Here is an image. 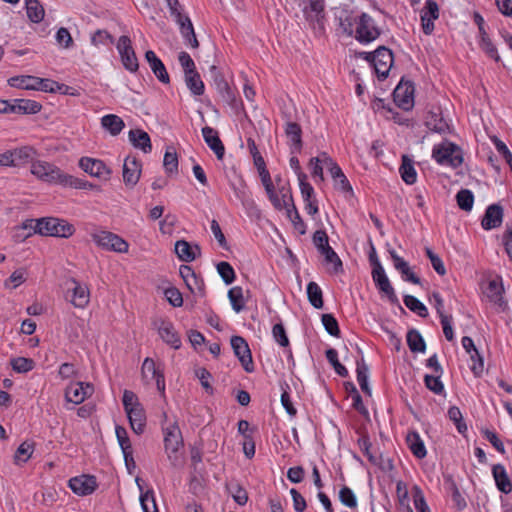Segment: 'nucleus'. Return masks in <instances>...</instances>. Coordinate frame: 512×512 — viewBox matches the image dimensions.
Listing matches in <instances>:
<instances>
[{"mask_svg":"<svg viewBox=\"0 0 512 512\" xmlns=\"http://www.w3.org/2000/svg\"><path fill=\"white\" fill-rule=\"evenodd\" d=\"M35 233L43 236L69 238L75 232L72 224L64 219L55 217H43L36 219Z\"/></svg>","mask_w":512,"mask_h":512,"instance_id":"obj_2","label":"nucleus"},{"mask_svg":"<svg viewBox=\"0 0 512 512\" xmlns=\"http://www.w3.org/2000/svg\"><path fill=\"white\" fill-rule=\"evenodd\" d=\"M492 474L496 482V486L501 492L508 494L512 491V482L503 465H494L492 468Z\"/></svg>","mask_w":512,"mask_h":512,"instance_id":"obj_25","label":"nucleus"},{"mask_svg":"<svg viewBox=\"0 0 512 512\" xmlns=\"http://www.w3.org/2000/svg\"><path fill=\"white\" fill-rule=\"evenodd\" d=\"M432 158L439 164L448 163V141L443 139L439 144L434 145Z\"/></svg>","mask_w":512,"mask_h":512,"instance_id":"obj_49","label":"nucleus"},{"mask_svg":"<svg viewBox=\"0 0 512 512\" xmlns=\"http://www.w3.org/2000/svg\"><path fill=\"white\" fill-rule=\"evenodd\" d=\"M117 50L120 54L121 61L125 69L130 72H136L139 68L138 59L135 51L131 45V40L128 36H121L117 43Z\"/></svg>","mask_w":512,"mask_h":512,"instance_id":"obj_7","label":"nucleus"},{"mask_svg":"<svg viewBox=\"0 0 512 512\" xmlns=\"http://www.w3.org/2000/svg\"><path fill=\"white\" fill-rule=\"evenodd\" d=\"M231 347L244 370L246 372H252L254 369L252 355L246 340L241 336H233L231 338Z\"/></svg>","mask_w":512,"mask_h":512,"instance_id":"obj_9","label":"nucleus"},{"mask_svg":"<svg viewBox=\"0 0 512 512\" xmlns=\"http://www.w3.org/2000/svg\"><path fill=\"white\" fill-rule=\"evenodd\" d=\"M450 420L453 421L457 431L466 437L468 430L467 424L463 419L462 413L457 407H450Z\"/></svg>","mask_w":512,"mask_h":512,"instance_id":"obj_54","label":"nucleus"},{"mask_svg":"<svg viewBox=\"0 0 512 512\" xmlns=\"http://www.w3.org/2000/svg\"><path fill=\"white\" fill-rule=\"evenodd\" d=\"M91 238L97 246L104 250L116 253L128 252L129 244L122 237L112 232L105 230L96 231L91 234Z\"/></svg>","mask_w":512,"mask_h":512,"instance_id":"obj_4","label":"nucleus"},{"mask_svg":"<svg viewBox=\"0 0 512 512\" xmlns=\"http://www.w3.org/2000/svg\"><path fill=\"white\" fill-rule=\"evenodd\" d=\"M163 166L167 173H176L178 170V157L173 147H168L164 159Z\"/></svg>","mask_w":512,"mask_h":512,"instance_id":"obj_47","label":"nucleus"},{"mask_svg":"<svg viewBox=\"0 0 512 512\" xmlns=\"http://www.w3.org/2000/svg\"><path fill=\"white\" fill-rule=\"evenodd\" d=\"M322 324L325 330L332 336H339L340 329L336 318L332 314L322 315Z\"/></svg>","mask_w":512,"mask_h":512,"instance_id":"obj_60","label":"nucleus"},{"mask_svg":"<svg viewBox=\"0 0 512 512\" xmlns=\"http://www.w3.org/2000/svg\"><path fill=\"white\" fill-rule=\"evenodd\" d=\"M217 271L225 284L229 285L235 280V272L228 262H220L217 264Z\"/></svg>","mask_w":512,"mask_h":512,"instance_id":"obj_56","label":"nucleus"},{"mask_svg":"<svg viewBox=\"0 0 512 512\" xmlns=\"http://www.w3.org/2000/svg\"><path fill=\"white\" fill-rule=\"evenodd\" d=\"M395 268L402 274L406 281L413 284H420V278L412 272L406 261H399Z\"/></svg>","mask_w":512,"mask_h":512,"instance_id":"obj_62","label":"nucleus"},{"mask_svg":"<svg viewBox=\"0 0 512 512\" xmlns=\"http://www.w3.org/2000/svg\"><path fill=\"white\" fill-rule=\"evenodd\" d=\"M395 104L403 110H410L414 104V86L409 81H401L393 92Z\"/></svg>","mask_w":512,"mask_h":512,"instance_id":"obj_8","label":"nucleus"},{"mask_svg":"<svg viewBox=\"0 0 512 512\" xmlns=\"http://www.w3.org/2000/svg\"><path fill=\"white\" fill-rule=\"evenodd\" d=\"M464 162V152L462 148L450 142V167L457 168Z\"/></svg>","mask_w":512,"mask_h":512,"instance_id":"obj_57","label":"nucleus"},{"mask_svg":"<svg viewBox=\"0 0 512 512\" xmlns=\"http://www.w3.org/2000/svg\"><path fill=\"white\" fill-rule=\"evenodd\" d=\"M196 251L200 254V247L198 245L193 247L185 240H178L175 243V253L183 262L194 261L196 258Z\"/></svg>","mask_w":512,"mask_h":512,"instance_id":"obj_24","label":"nucleus"},{"mask_svg":"<svg viewBox=\"0 0 512 512\" xmlns=\"http://www.w3.org/2000/svg\"><path fill=\"white\" fill-rule=\"evenodd\" d=\"M228 298L230 300L232 309L239 313L245 308V300L243 295V290L239 286L232 287L228 291Z\"/></svg>","mask_w":512,"mask_h":512,"instance_id":"obj_41","label":"nucleus"},{"mask_svg":"<svg viewBox=\"0 0 512 512\" xmlns=\"http://www.w3.org/2000/svg\"><path fill=\"white\" fill-rule=\"evenodd\" d=\"M326 358L333 366L335 372L341 377L348 376V370L339 362L338 353L335 349L330 348L326 351Z\"/></svg>","mask_w":512,"mask_h":512,"instance_id":"obj_53","label":"nucleus"},{"mask_svg":"<svg viewBox=\"0 0 512 512\" xmlns=\"http://www.w3.org/2000/svg\"><path fill=\"white\" fill-rule=\"evenodd\" d=\"M455 198L457 205L461 210L465 212H470L472 210L474 204V195L470 190L461 189L456 194Z\"/></svg>","mask_w":512,"mask_h":512,"instance_id":"obj_43","label":"nucleus"},{"mask_svg":"<svg viewBox=\"0 0 512 512\" xmlns=\"http://www.w3.org/2000/svg\"><path fill=\"white\" fill-rule=\"evenodd\" d=\"M203 138L209 148L215 153L217 159L222 160L225 154V147L219 138L218 132L209 126L202 128Z\"/></svg>","mask_w":512,"mask_h":512,"instance_id":"obj_17","label":"nucleus"},{"mask_svg":"<svg viewBox=\"0 0 512 512\" xmlns=\"http://www.w3.org/2000/svg\"><path fill=\"white\" fill-rule=\"evenodd\" d=\"M185 82L189 90L197 96H200L204 93V83L200 78V75L197 71H193L185 74Z\"/></svg>","mask_w":512,"mask_h":512,"instance_id":"obj_40","label":"nucleus"},{"mask_svg":"<svg viewBox=\"0 0 512 512\" xmlns=\"http://www.w3.org/2000/svg\"><path fill=\"white\" fill-rule=\"evenodd\" d=\"M403 301L408 309L415 312L420 317H426L428 315L427 308L416 297L411 295H405Z\"/></svg>","mask_w":512,"mask_h":512,"instance_id":"obj_46","label":"nucleus"},{"mask_svg":"<svg viewBox=\"0 0 512 512\" xmlns=\"http://www.w3.org/2000/svg\"><path fill=\"white\" fill-rule=\"evenodd\" d=\"M14 104L15 114H36L42 108L39 102L30 99H14Z\"/></svg>","mask_w":512,"mask_h":512,"instance_id":"obj_33","label":"nucleus"},{"mask_svg":"<svg viewBox=\"0 0 512 512\" xmlns=\"http://www.w3.org/2000/svg\"><path fill=\"white\" fill-rule=\"evenodd\" d=\"M285 134L292 142V153L299 152L302 147V129L300 125L296 122H287L285 126Z\"/></svg>","mask_w":512,"mask_h":512,"instance_id":"obj_29","label":"nucleus"},{"mask_svg":"<svg viewBox=\"0 0 512 512\" xmlns=\"http://www.w3.org/2000/svg\"><path fill=\"white\" fill-rule=\"evenodd\" d=\"M428 129L437 133H444L448 129V123L443 117H438L436 113H431L426 120Z\"/></svg>","mask_w":512,"mask_h":512,"instance_id":"obj_48","label":"nucleus"},{"mask_svg":"<svg viewBox=\"0 0 512 512\" xmlns=\"http://www.w3.org/2000/svg\"><path fill=\"white\" fill-rule=\"evenodd\" d=\"M401 177L406 184L412 185L417 180V173L413 161L406 155L402 156V164L399 168Z\"/></svg>","mask_w":512,"mask_h":512,"instance_id":"obj_31","label":"nucleus"},{"mask_svg":"<svg viewBox=\"0 0 512 512\" xmlns=\"http://www.w3.org/2000/svg\"><path fill=\"white\" fill-rule=\"evenodd\" d=\"M503 208L499 204H492L487 207L481 225L483 229L490 230L502 224Z\"/></svg>","mask_w":512,"mask_h":512,"instance_id":"obj_19","label":"nucleus"},{"mask_svg":"<svg viewBox=\"0 0 512 512\" xmlns=\"http://www.w3.org/2000/svg\"><path fill=\"white\" fill-rule=\"evenodd\" d=\"M27 279V271L25 268L15 270L10 277L4 281L5 288H17Z\"/></svg>","mask_w":512,"mask_h":512,"instance_id":"obj_52","label":"nucleus"},{"mask_svg":"<svg viewBox=\"0 0 512 512\" xmlns=\"http://www.w3.org/2000/svg\"><path fill=\"white\" fill-rule=\"evenodd\" d=\"M406 339L407 345L412 352H425V341L417 330H409Z\"/></svg>","mask_w":512,"mask_h":512,"instance_id":"obj_39","label":"nucleus"},{"mask_svg":"<svg viewBox=\"0 0 512 512\" xmlns=\"http://www.w3.org/2000/svg\"><path fill=\"white\" fill-rule=\"evenodd\" d=\"M228 490L235 502H237L239 505L246 504L248 500L247 492L241 486L233 483L228 486Z\"/></svg>","mask_w":512,"mask_h":512,"instance_id":"obj_64","label":"nucleus"},{"mask_svg":"<svg viewBox=\"0 0 512 512\" xmlns=\"http://www.w3.org/2000/svg\"><path fill=\"white\" fill-rule=\"evenodd\" d=\"M356 373L357 381L360 385L361 390L364 393L371 395V390L368 385V366L365 364L363 359L361 361H357Z\"/></svg>","mask_w":512,"mask_h":512,"instance_id":"obj_44","label":"nucleus"},{"mask_svg":"<svg viewBox=\"0 0 512 512\" xmlns=\"http://www.w3.org/2000/svg\"><path fill=\"white\" fill-rule=\"evenodd\" d=\"M25 4L28 18L34 23L41 22L45 15L41 3L38 0H25Z\"/></svg>","mask_w":512,"mask_h":512,"instance_id":"obj_36","label":"nucleus"},{"mask_svg":"<svg viewBox=\"0 0 512 512\" xmlns=\"http://www.w3.org/2000/svg\"><path fill=\"white\" fill-rule=\"evenodd\" d=\"M131 429L136 434H142L146 425V415L143 407H135L127 413Z\"/></svg>","mask_w":512,"mask_h":512,"instance_id":"obj_27","label":"nucleus"},{"mask_svg":"<svg viewBox=\"0 0 512 512\" xmlns=\"http://www.w3.org/2000/svg\"><path fill=\"white\" fill-rule=\"evenodd\" d=\"M35 90L37 91H43V92H49V93H55V92H62L64 94L67 93L68 86L64 84H59L58 82L50 79H44L37 77V83H36Z\"/></svg>","mask_w":512,"mask_h":512,"instance_id":"obj_35","label":"nucleus"},{"mask_svg":"<svg viewBox=\"0 0 512 512\" xmlns=\"http://www.w3.org/2000/svg\"><path fill=\"white\" fill-rule=\"evenodd\" d=\"M480 47L489 57H491L495 61L498 62L500 60V56L497 52V48L492 43V41L490 40L488 35L481 37Z\"/></svg>","mask_w":512,"mask_h":512,"instance_id":"obj_63","label":"nucleus"},{"mask_svg":"<svg viewBox=\"0 0 512 512\" xmlns=\"http://www.w3.org/2000/svg\"><path fill=\"white\" fill-rule=\"evenodd\" d=\"M380 30L375 26L374 20L367 13L358 17L355 38L361 43H369L377 39Z\"/></svg>","mask_w":512,"mask_h":512,"instance_id":"obj_5","label":"nucleus"},{"mask_svg":"<svg viewBox=\"0 0 512 512\" xmlns=\"http://www.w3.org/2000/svg\"><path fill=\"white\" fill-rule=\"evenodd\" d=\"M68 283L72 284V287L68 289V292H72V298L70 302L76 308H85L90 301V291L88 286L80 283L75 278H70Z\"/></svg>","mask_w":512,"mask_h":512,"instance_id":"obj_12","label":"nucleus"},{"mask_svg":"<svg viewBox=\"0 0 512 512\" xmlns=\"http://www.w3.org/2000/svg\"><path fill=\"white\" fill-rule=\"evenodd\" d=\"M406 442L411 452L419 459L426 456V448L417 432H410L407 434Z\"/></svg>","mask_w":512,"mask_h":512,"instance_id":"obj_34","label":"nucleus"},{"mask_svg":"<svg viewBox=\"0 0 512 512\" xmlns=\"http://www.w3.org/2000/svg\"><path fill=\"white\" fill-rule=\"evenodd\" d=\"M71 490L80 495L85 496L93 493L97 487L96 479L90 475H81L69 480Z\"/></svg>","mask_w":512,"mask_h":512,"instance_id":"obj_15","label":"nucleus"},{"mask_svg":"<svg viewBox=\"0 0 512 512\" xmlns=\"http://www.w3.org/2000/svg\"><path fill=\"white\" fill-rule=\"evenodd\" d=\"M164 445L172 466H181L183 464V459L179 455V450L183 446V440L181 431L176 424L170 425L165 429Z\"/></svg>","mask_w":512,"mask_h":512,"instance_id":"obj_3","label":"nucleus"},{"mask_svg":"<svg viewBox=\"0 0 512 512\" xmlns=\"http://www.w3.org/2000/svg\"><path fill=\"white\" fill-rule=\"evenodd\" d=\"M361 451L367 456L371 464L380 463L381 454H376L371 451L372 444L367 436H363L358 440Z\"/></svg>","mask_w":512,"mask_h":512,"instance_id":"obj_50","label":"nucleus"},{"mask_svg":"<svg viewBox=\"0 0 512 512\" xmlns=\"http://www.w3.org/2000/svg\"><path fill=\"white\" fill-rule=\"evenodd\" d=\"M30 172L39 180L50 184L76 185L75 181L70 178V175L63 173L50 162L34 160L31 162Z\"/></svg>","mask_w":512,"mask_h":512,"instance_id":"obj_1","label":"nucleus"},{"mask_svg":"<svg viewBox=\"0 0 512 512\" xmlns=\"http://www.w3.org/2000/svg\"><path fill=\"white\" fill-rule=\"evenodd\" d=\"M371 63L380 80L385 79L393 64V54L391 50L384 46H380L373 52Z\"/></svg>","mask_w":512,"mask_h":512,"instance_id":"obj_6","label":"nucleus"},{"mask_svg":"<svg viewBox=\"0 0 512 512\" xmlns=\"http://www.w3.org/2000/svg\"><path fill=\"white\" fill-rule=\"evenodd\" d=\"M15 166L28 161H34L33 156L36 155V150L31 146H23L14 150H10Z\"/></svg>","mask_w":512,"mask_h":512,"instance_id":"obj_38","label":"nucleus"},{"mask_svg":"<svg viewBox=\"0 0 512 512\" xmlns=\"http://www.w3.org/2000/svg\"><path fill=\"white\" fill-rule=\"evenodd\" d=\"M141 176V163L134 156H128L123 164V181L126 186L134 187Z\"/></svg>","mask_w":512,"mask_h":512,"instance_id":"obj_13","label":"nucleus"},{"mask_svg":"<svg viewBox=\"0 0 512 512\" xmlns=\"http://www.w3.org/2000/svg\"><path fill=\"white\" fill-rule=\"evenodd\" d=\"M129 140L135 148L141 149L144 153H149L152 149L150 136L141 129L130 130Z\"/></svg>","mask_w":512,"mask_h":512,"instance_id":"obj_26","label":"nucleus"},{"mask_svg":"<svg viewBox=\"0 0 512 512\" xmlns=\"http://www.w3.org/2000/svg\"><path fill=\"white\" fill-rule=\"evenodd\" d=\"M33 452V445L29 442H23L14 455V461L16 464L25 463Z\"/></svg>","mask_w":512,"mask_h":512,"instance_id":"obj_55","label":"nucleus"},{"mask_svg":"<svg viewBox=\"0 0 512 512\" xmlns=\"http://www.w3.org/2000/svg\"><path fill=\"white\" fill-rule=\"evenodd\" d=\"M372 278L378 289L383 292L392 303L398 302L395 291L382 266L377 265L376 270H372Z\"/></svg>","mask_w":512,"mask_h":512,"instance_id":"obj_16","label":"nucleus"},{"mask_svg":"<svg viewBox=\"0 0 512 512\" xmlns=\"http://www.w3.org/2000/svg\"><path fill=\"white\" fill-rule=\"evenodd\" d=\"M303 12L308 20L321 23V20L324 18L323 0H309L308 5L303 9Z\"/></svg>","mask_w":512,"mask_h":512,"instance_id":"obj_28","label":"nucleus"},{"mask_svg":"<svg viewBox=\"0 0 512 512\" xmlns=\"http://www.w3.org/2000/svg\"><path fill=\"white\" fill-rule=\"evenodd\" d=\"M439 16V8L435 1L427 0L425 7L421 11L422 29L425 34H430L434 29L433 20Z\"/></svg>","mask_w":512,"mask_h":512,"instance_id":"obj_18","label":"nucleus"},{"mask_svg":"<svg viewBox=\"0 0 512 512\" xmlns=\"http://www.w3.org/2000/svg\"><path fill=\"white\" fill-rule=\"evenodd\" d=\"M504 288L500 279H492L489 281L485 294L487 298L497 305L499 308L504 310L507 306L506 301L503 298Z\"/></svg>","mask_w":512,"mask_h":512,"instance_id":"obj_20","label":"nucleus"},{"mask_svg":"<svg viewBox=\"0 0 512 512\" xmlns=\"http://www.w3.org/2000/svg\"><path fill=\"white\" fill-rule=\"evenodd\" d=\"M307 296L310 304L316 309L323 307L322 290L315 282H309L307 285Z\"/></svg>","mask_w":512,"mask_h":512,"instance_id":"obj_42","label":"nucleus"},{"mask_svg":"<svg viewBox=\"0 0 512 512\" xmlns=\"http://www.w3.org/2000/svg\"><path fill=\"white\" fill-rule=\"evenodd\" d=\"M37 83V77L31 75H22L11 77L8 80V84L11 87L26 89V90H35Z\"/></svg>","mask_w":512,"mask_h":512,"instance_id":"obj_37","label":"nucleus"},{"mask_svg":"<svg viewBox=\"0 0 512 512\" xmlns=\"http://www.w3.org/2000/svg\"><path fill=\"white\" fill-rule=\"evenodd\" d=\"M211 72L214 76V85L220 94L222 100L227 103L231 108L237 110L239 108V102L236 99L234 92L231 87L224 79V77L217 71L216 66H211Z\"/></svg>","mask_w":512,"mask_h":512,"instance_id":"obj_10","label":"nucleus"},{"mask_svg":"<svg viewBox=\"0 0 512 512\" xmlns=\"http://www.w3.org/2000/svg\"><path fill=\"white\" fill-rule=\"evenodd\" d=\"M162 372L158 370L155 362L151 358H146L142 364V376L146 380H152V378L160 375Z\"/></svg>","mask_w":512,"mask_h":512,"instance_id":"obj_61","label":"nucleus"},{"mask_svg":"<svg viewBox=\"0 0 512 512\" xmlns=\"http://www.w3.org/2000/svg\"><path fill=\"white\" fill-rule=\"evenodd\" d=\"M101 125L108 130L111 135L116 136L123 130L124 121L117 115L108 114L101 118Z\"/></svg>","mask_w":512,"mask_h":512,"instance_id":"obj_30","label":"nucleus"},{"mask_svg":"<svg viewBox=\"0 0 512 512\" xmlns=\"http://www.w3.org/2000/svg\"><path fill=\"white\" fill-rule=\"evenodd\" d=\"M145 59L148 62L152 72L157 77V79L163 84H169L170 78L169 74L163 64V62L157 57V55L152 50H148L145 53Z\"/></svg>","mask_w":512,"mask_h":512,"instance_id":"obj_21","label":"nucleus"},{"mask_svg":"<svg viewBox=\"0 0 512 512\" xmlns=\"http://www.w3.org/2000/svg\"><path fill=\"white\" fill-rule=\"evenodd\" d=\"M11 366L18 373H27L35 367V362L31 358L17 357L11 360Z\"/></svg>","mask_w":512,"mask_h":512,"instance_id":"obj_51","label":"nucleus"},{"mask_svg":"<svg viewBox=\"0 0 512 512\" xmlns=\"http://www.w3.org/2000/svg\"><path fill=\"white\" fill-rule=\"evenodd\" d=\"M339 499L341 503L349 508L357 507V499L354 492L349 487H342L339 492Z\"/></svg>","mask_w":512,"mask_h":512,"instance_id":"obj_59","label":"nucleus"},{"mask_svg":"<svg viewBox=\"0 0 512 512\" xmlns=\"http://www.w3.org/2000/svg\"><path fill=\"white\" fill-rule=\"evenodd\" d=\"M267 194L273 206L277 210L286 209L287 212L293 204L292 195L289 189H286L285 187L280 188L277 192L272 189L270 192H267Z\"/></svg>","mask_w":512,"mask_h":512,"instance_id":"obj_22","label":"nucleus"},{"mask_svg":"<svg viewBox=\"0 0 512 512\" xmlns=\"http://www.w3.org/2000/svg\"><path fill=\"white\" fill-rule=\"evenodd\" d=\"M173 17L175 18L176 23L179 25L181 35L186 40V43L192 48H198L199 42L197 40L190 18L186 15H183L181 12H177Z\"/></svg>","mask_w":512,"mask_h":512,"instance_id":"obj_14","label":"nucleus"},{"mask_svg":"<svg viewBox=\"0 0 512 512\" xmlns=\"http://www.w3.org/2000/svg\"><path fill=\"white\" fill-rule=\"evenodd\" d=\"M158 333L162 340L174 349L181 347L180 337L171 322L162 321L158 327Z\"/></svg>","mask_w":512,"mask_h":512,"instance_id":"obj_23","label":"nucleus"},{"mask_svg":"<svg viewBox=\"0 0 512 512\" xmlns=\"http://www.w3.org/2000/svg\"><path fill=\"white\" fill-rule=\"evenodd\" d=\"M79 166L91 176L98 177L103 180H108L110 178L111 170L102 160L83 157L79 161Z\"/></svg>","mask_w":512,"mask_h":512,"instance_id":"obj_11","label":"nucleus"},{"mask_svg":"<svg viewBox=\"0 0 512 512\" xmlns=\"http://www.w3.org/2000/svg\"><path fill=\"white\" fill-rule=\"evenodd\" d=\"M81 390H83V388L78 382L70 384L65 390L66 400L73 404L82 403L84 401V397L83 393H81Z\"/></svg>","mask_w":512,"mask_h":512,"instance_id":"obj_45","label":"nucleus"},{"mask_svg":"<svg viewBox=\"0 0 512 512\" xmlns=\"http://www.w3.org/2000/svg\"><path fill=\"white\" fill-rule=\"evenodd\" d=\"M136 483L141 492L140 503L144 512H158V508L155 501L154 492L152 490L143 491V487L140 484V479L136 478Z\"/></svg>","mask_w":512,"mask_h":512,"instance_id":"obj_32","label":"nucleus"},{"mask_svg":"<svg viewBox=\"0 0 512 512\" xmlns=\"http://www.w3.org/2000/svg\"><path fill=\"white\" fill-rule=\"evenodd\" d=\"M441 375H426L424 382L426 387L436 394L444 393V385L440 380Z\"/></svg>","mask_w":512,"mask_h":512,"instance_id":"obj_58","label":"nucleus"}]
</instances>
